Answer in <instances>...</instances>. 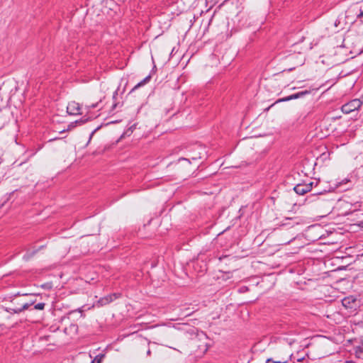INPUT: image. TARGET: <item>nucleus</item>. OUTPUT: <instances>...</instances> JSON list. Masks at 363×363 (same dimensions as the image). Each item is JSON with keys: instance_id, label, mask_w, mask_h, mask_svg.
<instances>
[{"instance_id": "nucleus-1", "label": "nucleus", "mask_w": 363, "mask_h": 363, "mask_svg": "<svg viewBox=\"0 0 363 363\" xmlns=\"http://www.w3.org/2000/svg\"><path fill=\"white\" fill-rule=\"evenodd\" d=\"M180 329L184 331V335L186 337L193 341V344L198 347L199 350L203 352H206L208 350V345L206 342L208 337L206 333L202 331L199 332L197 328L186 324Z\"/></svg>"}, {"instance_id": "nucleus-2", "label": "nucleus", "mask_w": 363, "mask_h": 363, "mask_svg": "<svg viewBox=\"0 0 363 363\" xmlns=\"http://www.w3.org/2000/svg\"><path fill=\"white\" fill-rule=\"evenodd\" d=\"M362 101L359 99H354L342 106L341 110L345 114H349L360 108Z\"/></svg>"}, {"instance_id": "nucleus-3", "label": "nucleus", "mask_w": 363, "mask_h": 363, "mask_svg": "<svg viewBox=\"0 0 363 363\" xmlns=\"http://www.w3.org/2000/svg\"><path fill=\"white\" fill-rule=\"evenodd\" d=\"M313 184V182L298 184L294 187V190L297 194L303 195L312 190Z\"/></svg>"}, {"instance_id": "nucleus-4", "label": "nucleus", "mask_w": 363, "mask_h": 363, "mask_svg": "<svg viewBox=\"0 0 363 363\" xmlns=\"http://www.w3.org/2000/svg\"><path fill=\"white\" fill-rule=\"evenodd\" d=\"M342 304L345 308L355 310L357 307L358 303L356 298L352 296L345 297L342 300Z\"/></svg>"}, {"instance_id": "nucleus-5", "label": "nucleus", "mask_w": 363, "mask_h": 363, "mask_svg": "<svg viewBox=\"0 0 363 363\" xmlns=\"http://www.w3.org/2000/svg\"><path fill=\"white\" fill-rule=\"evenodd\" d=\"M80 105L75 101L69 102L67 106V112L69 115L76 116L80 114Z\"/></svg>"}, {"instance_id": "nucleus-6", "label": "nucleus", "mask_w": 363, "mask_h": 363, "mask_svg": "<svg viewBox=\"0 0 363 363\" xmlns=\"http://www.w3.org/2000/svg\"><path fill=\"white\" fill-rule=\"evenodd\" d=\"M121 296L120 294H112L99 299V303L101 305H106Z\"/></svg>"}, {"instance_id": "nucleus-7", "label": "nucleus", "mask_w": 363, "mask_h": 363, "mask_svg": "<svg viewBox=\"0 0 363 363\" xmlns=\"http://www.w3.org/2000/svg\"><path fill=\"white\" fill-rule=\"evenodd\" d=\"M301 223V219L298 217L295 218H286L283 225H286L290 228L294 227L296 225H298Z\"/></svg>"}, {"instance_id": "nucleus-8", "label": "nucleus", "mask_w": 363, "mask_h": 363, "mask_svg": "<svg viewBox=\"0 0 363 363\" xmlns=\"http://www.w3.org/2000/svg\"><path fill=\"white\" fill-rule=\"evenodd\" d=\"M151 79V76L150 75H148L145 78H144L141 82H140L139 83H138L131 90V91H135V89H137L138 88H139L140 86H143L145 85L146 83H147Z\"/></svg>"}, {"instance_id": "nucleus-9", "label": "nucleus", "mask_w": 363, "mask_h": 363, "mask_svg": "<svg viewBox=\"0 0 363 363\" xmlns=\"http://www.w3.org/2000/svg\"><path fill=\"white\" fill-rule=\"evenodd\" d=\"M298 99V96H297V94L295 93V94H293L289 95L288 96H286L284 98L279 99V100L277 101V103H278V102L289 101H291V100H293V99Z\"/></svg>"}, {"instance_id": "nucleus-10", "label": "nucleus", "mask_w": 363, "mask_h": 363, "mask_svg": "<svg viewBox=\"0 0 363 363\" xmlns=\"http://www.w3.org/2000/svg\"><path fill=\"white\" fill-rule=\"evenodd\" d=\"M104 357L105 354H99L95 357V358L92 360L91 363H101Z\"/></svg>"}, {"instance_id": "nucleus-11", "label": "nucleus", "mask_w": 363, "mask_h": 363, "mask_svg": "<svg viewBox=\"0 0 363 363\" xmlns=\"http://www.w3.org/2000/svg\"><path fill=\"white\" fill-rule=\"evenodd\" d=\"M320 194H322V192H320V191L311 194L309 196H308L306 198V201L309 200V201H314L315 199H316Z\"/></svg>"}, {"instance_id": "nucleus-12", "label": "nucleus", "mask_w": 363, "mask_h": 363, "mask_svg": "<svg viewBox=\"0 0 363 363\" xmlns=\"http://www.w3.org/2000/svg\"><path fill=\"white\" fill-rule=\"evenodd\" d=\"M311 93V91L309 90H304V91H298L297 92V96H298V98H302L308 94H309Z\"/></svg>"}, {"instance_id": "nucleus-13", "label": "nucleus", "mask_w": 363, "mask_h": 363, "mask_svg": "<svg viewBox=\"0 0 363 363\" xmlns=\"http://www.w3.org/2000/svg\"><path fill=\"white\" fill-rule=\"evenodd\" d=\"M117 96H118V90H116L113 94V99L114 100V103L112 106V110H114L118 106V103L116 102Z\"/></svg>"}, {"instance_id": "nucleus-14", "label": "nucleus", "mask_w": 363, "mask_h": 363, "mask_svg": "<svg viewBox=\"0 0 363 363\" xmlns=\"http://www.w3.org/2000/svg\"><path fill=\"white\" fill-rule=\"evenodd\" d=\"M36 251H33L32 252H27L23 257L24 260H28L35 253Z\"/></svg>"}, {"instance_id": "nucleus-15", "label": "nucleus", "mask_w": 363, "mask_h": 363, "mask_svg": "<svg viewBox=\"0 0 363 363\" xmlns=\"http://www.w3.org/2000/svg\"><path fill=\"white\" fill-rule=\"evenodd\" d=\"M45 303H38L34 306V309L43 310L45 308Z\"/></svg>"}, {"instance_id": "nucleus-16", "label": "nucleus", "mask_w": 363, "mask_h": 363, "mask_svg": "<svg viewBox=\"0 0 363 363\" xmlns=\"http://www.w3.org/2000/svg\"><path fill=\"white\" fill-rule=\"evenodd\" d=\"M34 303V302H31V303H26L23 305L22 307L20 308L21 309V311H23L25 310H27L30 306H32L33 304Z\"/></svg>"}, {"instance_id": "nucleus-17", "label": "nucleus", "mask_w": 363, "mask_h": 363, "mask_svg": "<svg viewBox=\"0 0 363 363\" xmlns=\"http://www.w3.org/2000/svg\"><path fill=\"white\" fill-rule=\"evenodd\" d=\"M6 311L11 313H21L20 308H9Z\"/></svg>"}, {"instance_id": "nucleus-18", "label": "nucleus", "mask_w": 363, "mask_h": 363, "mask_svg": "<svg viewBox=\"0 0 363 363\" xmlns=\"http://www.w3.org/2000/svg\"><path fill=\"white\" fill-rule=\"evenodd\" d=\"M266 363H288L287 361H274L272 359H268L267 361H266Z\"/></svg>"}, {"instance_id": "nucleus-19", "label": "nucleus", "mask_w": 363, "mask_h": 363, "mask_svg": "<svg viewBox=\"0 0 363 363\" xmlns=\"http://www.w3.org/2000/svg\"><path fill=\"white\" fill-rule=\"evenodd\" d=\"M135 128V125H132L130 128H128L126 131H125V134L127 135H130V133H133V129Z\"/></svg>"}, {"instance_id": "nucleus-20", "label": "nucleus", "mask_w": 363, "mask_h": 363, "mask_svg": "<svg viewBox=\"0 0 363 363\" xmlns=\"http://www.w3.org/2000/svg\"><path fill=\"white\" fill-rule=\"evenodd\" d=\"M98 106H99V103H95V104H92L89 107L90 108H97Z\"/></svg>"}, {"instance_id": "nucleus-21", "label": "nucleus", "mask_w": 363, "mask_h": 363, "mask_svg": "<svg viewBox=\"0 0 363 363\" xmlns=\"http://www.w3.org/2000/svg\"><path fill=\"white\" fill-rule=\"evenodd\" d=\"M363 17V10H360L359 13L357 16V18H361Z\"/></svg>"}, {"instance_id": "nucleus-22", "label": "nucleus", "mask_w": 363, "mask_h": 363, "mask_svg": "<svg viewBox=\"0 0 363 363\" xmlns=\"http://www.w3.org/2000/svg\"><path fill=\"white\" fill-rule=\"evenodd\" d=\"M98 128L95 129L94 130H93L89 136V142L90 141V140L91 139L93 135L94 134V133L96 131Z\"/></svg>"}, {"instance_id": "nucleus-23", "label": "nucleus", "mask_w": 363, "mask_h": 363, "mask_svg": "<svg viewBox=\"0 0 363 363\" xmlns=\"http://www.w3.org/2000/svg\"><path fill=\"white\" fill-rule=\"evenodd\" d=\"M247 291V287H246V286H245V287H243V288H241V289H240V291H241V292H244V291Z\"/></svg>"}, {"instance_id": "nucleus-24", "label": "nucleus", "mask_w": 363, "mask_h": 363, "mask_svg": "<svg viewBox=\"0 0 363 363\" xmlns=\"http://www.w3.org/2000/svg\"><path fill=\"white\" fill-rule=\"evenodd\" d=\"M228 257V256L220 257H219V260H220V261H221L223 258H225V257Z\"/></svg>"}, {"instance_id": "nucleus-25", "label": "nucleus", "mask_w": 363, "mask_h": 363, "mask_svg": "<svg viewBox=\"0 0 363 363\" xmlns=\"http://www.w3.org/2000/svg\"><path fill=\"white\" fill-rule=\"evenodd\" d=\"M359 226L363 228V221L360 223Z\"/></svg>"}, {"instance_id": "nucleus-26", "label": "nucleus", "mask_w": 363, "mask_h": 363, "mask_svg": "<svg viewBox=\"0 0 363 363\" xmlns=\"http://www.w3.org/2000/svg\"><path fill=\"white\" fill-rule=\"evenodd\" d=\"M345 363H354L353 361H346Z\"/></svg>"}, {"instance_id": "nucleus-27", "label": "nucleus", "mask_w": 363, "mask_h": 363, "mask_svg": "<svg viewBox=\"0 0 363 363\" xmlns=\"http://www.w3.org/2000/svg\"><path fill=\"white\" fill-rule=\"evenodd\" d=\"M86 121V120H85V121H80L79 122H80V123H84Z\"/></svg>"}, {"instance_id": "nucleus-28", "label": "nucleus", "mask_w": 363, "mask_h": 363, "mask_svg": "<svg viewBox=\"0 0 363 363\" xmlns=\"http://www.w3.org/2000/svg\"><path fill=\"white\" fill-rule=\"evenodd\" d=\"M55 140V139H50V140H49V141L50 142V141H52V140Z\"/></svg>"}]
</instances>
